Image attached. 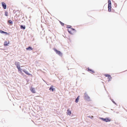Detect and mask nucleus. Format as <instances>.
<instances>
[{"mask_svg": "<svg viewBox=\"0 0 127 127\" xmlns=\"http://www.w3.org/2000/svg\"><path fill=\"white\" fill-rule=\"evenodd\" d=\"M15 64L18 69V72L20 73H21L22 72L21 71L22 69L20 68V63L18 62H16L15 63Z\"/></svg>", "mask_w": 127, "mask_h": 127, "instance_id": "1", "label": "nucleus"}, {"mask_svg": "<svg viewBox=\"0 0 127 127\" xmlns=\"http://www.w3.org/2000/svg\"><path fill=\"white\" fill-rule=\"evenodd\" d=\"M68 31L69 33L72 34L76 32V30L75 29L72 28L68 29Z\"/></svg>", "mask_w": 127, "mask_h": 127, "instance_id": "2", "label": "nucleus"}, {"mask_svg": "<svg viewBox=\"0 0 127 127\" xmlns=\"http://www.w3.org/2000/svg\"><path fill=\"white\" fill-rule=\"evenodd\" d=\"M108 11L109 12H110L111 11V4L110 0H108Z\"/></svg>", "mask_w": 127, "mask_h": 127, "instance_id": "3", "label": "nucleus"}, {"mask_svg": "<svg viewBox=\"0 0 127 127\" xmlns=\"http://www.w3.org/2000/svg\"><path fill=\"white\" fill-rule=\"evenodd\" d=\"M54 50L57 54L60 56H62V54L60 51L58 50L55 48L54 49Z\"/></svg>", "mask_w": 127, "mask_h": 127, "instance_id": "4", "label": "nucleus"}, {"mask_svg": "<svg viewBox=\"0 0 127 127\" xmlns=\"http://www.w3.org/2000/svg\"><path fill=\"white\" fill-rule=\"evenodd\" d=\"M101 119L103 121L106 122H109L111 121L110 119H109L108 118H107L106 119H104L102 118H101Z\"/></svg>", "mask_w": 127, "mask_h": 127, "instance_id": "5", "label": "nucleus"}, {"mask_svg": "<svg viewBox=\"0 0 127 127\" xmlns=\"http://www.w3.org/2000/svg\"><path fill=\"white\" fill-rule=\"evenodd\" d=\"M84 98H85L87 100H89L90 97L86 93H85L84 94Z\"/></svg>", "mask_w": 127, "mask_h": 127, "instance_id": "6", "label": "nucleus"}, {"mask_svg": "<svg viewBox=\"0 0 127 127\" xmlns=\"http://www.w3.org/2000/svg\"><path fill=\"white\" fill-rule=\"evenodd\" d=\"M1 4L3 8L4 9H6V4L4 2H2Z\"/></svg>", "mask_w": 127, "mask_h": 127, "instance_id": "7", "label": "nucleus"}, {"mask_svg": "<svg viewBox=\"0 0 127 127\" xmlns=\"http://www.w3.org/2000/svg\"><path fill=\"white\" fill-rule=\"evenodd\" d=\"M31 91L33 93H36L35 90L34 88H31L30 89Z\"/></svg>", "mask_w": 127, "mask_h": 127, "instance_id": "8", "label": "nucleus"}, {"mask_svg": "<svg viewBox=\"0 0 127 127\" xmlns=\"http://www.w3.org/2000/svg\"><path fill=\"white\" fill-rule=\"evenodd\" d=\"M88 71H90L92 73H95V71L92 69H90L89 68H88Z\"/></svg>", "mask_w": 127, "mask_h": 127, "instance_id": "9", "label": "nucleus"}, {"mask_svg": "<svg viewBox=\"0 0 127 127\" xmlns=\"http://www.w3.org/2000/svg\"><path fill=\"white\" fill-rule=\"evenodd\" d=\"M53 86H51L49 89L50 91H52V92L54 91L55 90V89L53 88Z\"/></svg>", "mask_w": 127, "mask_h": 127, "instance_id": "10", "label": "nucleus"}, {"mask_svg": "<svg viewBox=\"0 0 127 127\" xmlns=\"http://www.w3.org/2000/svg\"><path fill=\"white\" fill-rule=\"evenodd\" d=\"M9 43V42H7L6 41H5L4 42V45L5 46H6Z\"/></svg>", "mask_w": 127, "mask_h": 127, "instance_id": "11", "label": "nucleus"}, {"mask_svg": "<svg viewBox=\"0 0 127 127\" xmlns=\"http://www.w3.org/2000/svg\"><path fill=\"white\" fill-rule=\"evenodd\" d=\"M33 48H32L30 46H29V47H28V48H26V49L28 50H30H30H33Z\"/></svg>", "mask_w": 127, "mask_h": 127, "instance_id": "12", "label": "nucleus"}, {"mask_svg": "<svg viewBox=\"0 0 127 127\" xmlns=\"http://www.w3.org/2000/svg\"><path fill=\"white\" fill-rule=\"evenodd\" d=\"M67 114L68 115H70L71 114V111L69 110V109H68L67 110Z\"/></svg>", "mask_w": 127, "mask_h": 127, "instance_id": "13", "label": "nucleus"}, {"mask_svg": "<svg viewBox=\"0 0 127 127\" xmlns=\"http://www.w3.org/2000/svg\"><path fill=\"white\" fill-rule=\"evenodd\" d=\"M23 71L26 74L28 75H30V74L28 73V72L27 71L25 70H23Z\"/></svg>", "mask_w": 127, "mask_h": 127, "instance_id": "14", "label": "nucleus"}, {"mask_svg": "<svg viewBox=\"0 0 127 127\" xmlns=\"http://www.w3.org/2000/svg\"><path fill=\"white\" fill-rule=\"evenodd\" d=\"M21 29H23L24 30L25 29V26H23V25H21Z\"/></svg>", "mask_w": 127, "mask_h": 127, "instance_id": "15", "label": "nucleus"}, {"mask_svg": "<svg viewBox=\"0 0 127 127\" xmlns=\"http://www.w3.org/2000/svg\"><path fill=\"white\" fill-rule=\"evenodd\" d=\"M79 96H78V97L76 99V101H75V102H76L77 103V102H78V100H79Z\"/></svg>", "mask_w": 127, "mask_h": 127, "instance_id": "16", "label": "nucleus"}, {"mask_svg": "<svg viewBox=\"0 0 127 127\" xmlns=\"http://www.w3.org/2000/svg\"><path fill=\"white\" fill-rule=\"evenodd\" d=\"M104 75L106 77H108L110 75L109 74H105Z\"/></svg>", "mask_w": 127, "mask_h": 127, "instance_id": "17", "label": "nucleus"}, {"mask_svg": "<svg viewBox=\"0 0 127 127\" xmlns=\"http://www.w3.org/2000/svg\"><path fill=\"white\" fill-rule=\"evenodd\" d=\"M108 78L109 79V81H110L112 79V77L110 75L109 77H108Z\"/></svg>", "mask_w": 127, "mask_h": 127, "instance_id": "18", "label": "nucleus"}, {"mask_svg": "<svg viewBox=\"0 0 127 127\" xmlns=\"http://www.w3.org/2000/svg\"><path fill=\"white\" fill-rule=\"evenodd\" d=\"M8 22L9 23H10V24H13V23H12V21L11 20H9L8 21Z\"/></svg>", "mask_w": 127, "mask_h": 127, "instance_id": "19", "label": "nucleus"}, {"mask_svg": "<svg viewBox=\"0 0 127 127\" xmlns=\"http://www.w3.org/2000/svg\"><path fill=\"white\" fill-rule=\"evenodd\" d=\"M0 32L1 33H7V32H5L3 31H2L1 30H0Z\"/></svg>", "mask_w": 127, "mask_h": 127, "instance_id": "20", "label": "nucleus"}, {"mask_svg": "<svg viewBox=\"0 0 127 127\" xmlns=\"http://www.w3.org/2000/svg\"><path fill=\"white\" fill-rule=\"evenodd\" d=\"M5 15L6 16H8V12L7 11H5Z\"/></svg>", "mask_w": 127, "mask_h": 127, "instance_id": "21", "label": "nucleus"}, {"mask_svg": "<svg viewBox=\"0 0 127 127\" xmlns=\"http://www.w3.org/2000/svg\"><path fill=\"white\" fill-rule=\"evenodd\" d=\"M60 23L61 24V25L62 26H64V23H63L62 22H61L60 21Z\"/></svg>", "mask_w": 127, "mask_h": 127, "instance_id": "22", "label": "nucleus"}, {"mask_svg": "<svg viewBox=\"0 0 127 127\" xmlns=\"http://www.w3.org/2000/svg\"><path fill=\"white\" fill-rule=\"evenodd\" d=\"M71 26L68 25L67 26V28H68V29H69L70 28H71Z\"/></svg>", "mask_w": 127, "mask_h": 127, "instance_id": "23", "label": "nucleus"}, {"mask_svg": "<svg viewBox=\"0 0 127 127\" xmlns=\"http://www.w3.org/2000/svg\"><path fill=\"white\" fill-rule=\"evenodd\" d=\"M92 118L93 117V116H92Z\"/></svg>", "mask_w": 127, "mask_h": 127, "instance_id": "24", "label": "nucleus"}]
</instances>
